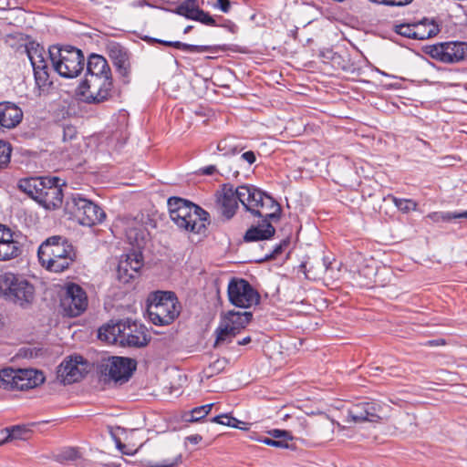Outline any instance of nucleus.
Returning <instances> with one entry per match:
<instances>
[{
  "label": "nucleus",
  "mask_w": 467,
  "mask_h": 467,
  "mask_svg": "<svg viewBox=\"0 0 467 467\" xmlns=\"http://www.w3.org/2000/svg\"><path fill=\"white\" fill-rule=\"evenodd\" d=\"M26 54L34 71V78L38 97L47 94L53 84L50 79L48 61L54 70L65 78H77L84 69L85 57L82 51L71 46H52L47 51L36 42L26 46Z\"/></svg>",
  "instance_id": "f257e3e1"
},
{
  "label": "nucleus",
  "mask_w": 467,
  "mask_h": 467,
  "mask_svg": "<svg viewBox=\"0 0 467 467\" xmlns=\"http://www.w3.org/2000/svg\"><path fill=\"white\" fill-rule=\"evenodd\" d=\"M88 102L101 103L108 100L112 93L110 67L106 58L91 54L87 62V75L82 82Z\"/></svg>",
  "instance_id": "f03ea898"
},
{
  "label": "nucleus",
  "mask_w": 467,
  "mask_h": 467,
  "mask_svg": "<svg viewBox=\"0 0 467 467\" xmlns=\"http://www.w3.org/2000/svg\"><path fill=\"white\" fill-rule=\"evenodd\" d=\"M171 220L189 233L204 234L210 224V215L199 205L181 197H170L167 202Z\"/></svg>",
  "instance_id": "7ed1b4c3"
},
{
  "label": "nucleus",
  "mask_w": 467,
  "mask_h": 467,
  "mask_svg": "<svg viewBox=\"0 0 467 467\" xmlns=\"http://www.w3.org/2000/svg\"><path fill=\"white\" fill-rule=\"evenodd\" d=\"M37 256L41 265L53 273L67 270L77 257L74 246L61 235L46 239L38 248Z\"/></svg>",
  "instance_id": "20e7f679"
},
{
  "label": "nucleus",
  "mask_w": 467,
  "mask_h": 467,
  "mask_svg": "<svg viewBox=\"0 0 467 467\" xmlns=\"http://www.w3.org/2000/svg\"><path fill=\"white\" fill-rule=\"evenodd\" d=\"M147 312L154 325L171 324L180 313L174 293L158 291L152 294L148 299Z\"/></svg>",
  "instance_id": "39448f33"
},
{
  "label": "nucleus",
  "mask_w": 467,
  "mask_h": 467,
  "mask_svg": "<svg viewBox=\"0 0 467 467\" xmlns=\"http://www.w3.org/2000/svg\"><path fill=\"white\" fill-rule=\"evenodd\" d=\"M66 210L85 226L100 223L106 213L98 204L83 198L79 193L72 194L66 202Z\"/></svg>",
  "instance_id": "423d86ee"
},
{
  "label": "nucleus",
  "mask_w": 467,
  "mask_h": 467,
  "mask_svg": "<svg viewBox=\"0 0 467 467\" xmlns=\"http://www.w3.org/2000/svg\"><path fill=\"white\" fill-rule=\"evenodd\" d=\"M136 367L132 358L112 356L101 360L99 371L103 381L123 384L130 379Z\"/></svg>",
  "instance_id": "0eeeda50"
},
{
  "label": "nucleus",
  "mask_w": 467,
  "mask_h": 467,
  "mask_svg": "<svg viewBox=\"0 0 467 467\" xmlns=\"http://www.w3.org/2000/svg\"><path fill=\"white\" fill-rule=\"evenodd\" d=\"M252 312L229 311L221 319L215 330L216 339L214 347L229 343L252 320Z\"/></svg>",
  "instance_id": "6e6552de"
},
{
  "label": "nucleus",
  "mask_w": 467,
  "mask_h": 467,
  "mask_svg": "<svg viewBox=\"0 0 467 467\" xmlns=\"http://www.w3.org/2000/svg\"><path fill=\"white\" fill-rule=\"evenodd\" d=\"M0 290L9 300L21 306L30 303L35 293L34 286L28 281L9 272L0 275Z\"/></svg>",
  "instance_id": "1a4fd4ad"
},
{
  "label": "nucleus",
  "mask_w": 467,
  "mask_h": 467,
  "mask_svg": "<svg viewBox=\"0 0 467 467\" xmlns=\"http://www.w3.org/2000/svg\"><path fill=\"white\" fill-rule=\"evenodd\" d=\"M229 302L240 308H249L260 302L259 293L245 279L233 277L228 284Z\"/></svg>",
  "instance_id": "9d476101"
},
{
  "label": "nucleus",
  "mask_w": 467,
  "mask_h": 467,
  "mask_svg": "<svg viewBox=\"0 0 467 467\" xmlns=\"http://www.w3.org/2000/svg\"><path fill=\"white\" fill-rule=\"evenodd\" d=\"M88 300L85 290L75 283L66 284L60 296V306L65 315L78 317L88 307Z\"/></svg>",
  "instance_id": "9b49d317"
},
{
  "label": "nucleus",
  "mask_w": 467,
  "mask_h": 467,
  "mask_svg": "<svg viewBox=\"0 0 467 467\" xmlns=\"http://www.w3.org/2000/svg\"><path fill=\"white\" fill-rule=\"evenodd\" d=\"M384 412V406L377 400L357 403L348 409L347 422H377L385 417Z\"/></svg>",
  "instance_id": "f8f14e48"
},
{
  "label": "nucleus",
  "mask_w": 467,
  "mask_h": 467,
  "mask_svg": "<svg viewBox=\"0 0 467 467\" xmlns=\"http://www.w3.org/2000/svg\"><path fill=\"white\" fill-rule=\"evenodd\" d=\"M430 55L443 63H458L467 58V43L444 42L431 47Z\"/></svg>",
  "instance_id": "ddd939ff"
},
{
  "label": "nucleus",
  "mask_w": 467,
  "mask_h": 467,
  "mask_svg": "<svg viewBox=\"0 0 467 467\" xmlns=\"http://www.w3.org/2000/svg\"><path fill=\"white\" fill-rule=\"evenodd\" d=\"M58 177H47L43 191L36 195V202L47 210H54L61 206L63 202V191Z\"/></svg>",
  "instance_id": "4468645a"
},
{
  "label": "nucleus",
  "mask_w": 467,
  "mask_h": 467,
  "mask_svg": "<svg viewBox=\"0 0 467 467\" xmlns=\"http://www.w3.org/2000/svg\"><path fill=\"white\" fill-rule=\"evenodd\" d=\"M88 362L82 357L76 356L61 363L57 369V378L64 384H72L88 373Z\"/></svg>",
  "instance_id": "2eb2a0df"
},
{
  "label": "nucleus",
  "mask_w": 467,
  "mask_h": 467,
  "mask_svg": "<svg viewBox=\"0 0 467 467\" xmlns=\"http://www.w3.org/2000/svg\"><path fill=\"white\" fill-rule=\"evenodd\" d=\"M142 266V255L133 252L121 257L118 265V278L123 283L134 279Z\"/></svg>",
  "instance_id": "dca6fc26"
},
{
  "label": "nucleus",
  "mask_w": 467,
  "mask_h": 467,
  "mask_svg": "<svg viewBox=\"0 0 467 467\" xmlns=\"http://www.w3.org/2000/svg\"><path fill=\"white\" fill-rule=\"evenodd\" d=\"M122 329L124 332L120 339L121 345L141 348L148 344L147 329L144 326L126 320V326Z\"/></svg>",
  "instance_id": "f3484780"
},
{
  "label": "nucleus",
  "mask_w": 467,
  "mask_h": 467,
  "mask_svg": "<svg viewBox=\"0 0 467 467\" xmlns=\"http://www.w3.org/2000/svg\"><path fill=\"white\" fill-rule=\"evenodd\" d=\"M238 201L246 211L254 213L265 193L253 185H241L235 189Z\"/></svg>",
  "instance_id": "a211bd4d"
},
{
  "label": "nucleus",
  "mask_w": 467,
  "mask_h": 467,
  "mask_svg": "<svg viewBox=\"0 0 467 467\" xmlns=\"http://www.w3.org/2000/svg\"><path fill=\"white\" fill-rule=\"evenodd\" d=\"M177 13L206 26H216L215 20L200 8L197 0H185L177 7Z\"/></svg>",
  "instance_id": "6ab92c4d"
},
{
  "label": "nucleus",
  "mask_w": 467,
  "mask_h": 467,
  "mask_svg": "<svg viewBox=\"0 0 467 467\" xmlns=\"http://www.w3.org/2000/svg\"><path fill=\"white\" fill-rule=\"evenodd\" d=\"M44 380L43 373L38 370L33 368L16 369L15 390L34 389L43 383Z\"/></svg>",
  "instance_id": "aec40b11"
},
{
  "label": "nucleus",
  "mask_w": 467,
  "mask_h": 467,
  "mask_svg": "<svg viewBox=\"0 0 467 467\" xmlns=\"http://www.w3.org/2000/svg\"><path fill=\"white\" fill-rule=\"evenodd\" d=\"M23 119V111L16 104L4 101L0 103V126L5 129L16 127Z\"/></svg>",
  "instance_id": "412c9836"
},
{
  "label": "nucleus",
  "mask_w": 467,
  "mask_h": 467,
  "mask_svg": "<svg viewBox=\"0 0 467 467\" xmlns=\"http://www.w3.org/2000/svg\"><path fill=\"white\" fill-rule=\"evenodd\" d=\"M253 214L262 217L266 222H269V220L277 221L280 218L281 206L271 196L265 194L260 202L257 211H254Z\"/></svg>",
  "instance_id": "4be33fe9"
},
{
  "label": "nucleus",
  "mask_w": 467,
  "mask_h": 467,
  "mask_svg": "<svg viewBox=\"0 0 467 467\" xmlns=\"http://www.w3.org/2000/svg\"><path fill=\"white\" fill-rule=\"evenodd\" d=\"M238 198L232 188L223 189V193L217 199V206L220 213L226 219L232 218L238 207Z\"/></svg>",
  "instance_id": "5701e85b"
},
{
  "label": "nucleus",
  "mask_w": 467,
  "mask_h": 467,
  "mask_svg": "<svg viewBox=\"0 0 467 467\" xmlns=\"http://www.w3.org/2000/svg\"><path fill=\"white\" fill-rule=\"evenodd\" d=\"M109 54L119 73L122 77H128L130 64L127 50L118 44H113L109 47Z\"/></svg>",
  "instance_id": "b1692460"
},
{
  "label": "nucleus",
  "mask_w": 467,
  "mask_h": 467,
  "mask_svg": "<svg viewBox=\"0 0 467 467\" xmlns=\"http://www.w3.org/2000/svg\"><path fill=\"white\" fill-rule=\"evenodd\" d=\"M125 326L126 320L108 323L99 329V338L109 344L120 343Z\"/></svg>",
  "instance_id": "393cba45"
},
{
  "label": "nucleus",
  "mask_w": 467,
  "mask_h": 467,
  "mask_svg": "<svg viewBox=\"0 0 467 467\" xmlns=\"http://www.w3.org/2000/svg\"><path fill=\"white\" fill-rule=\"evenodd\" d=\"M275 233V229L270 222L263 220L258 225L249 228L244 234V239L245 242L266 240L271 238Z\"/></svg>",
  "instance_id": "a878e982"
},
{
  "label": "nucleus",
  "mask_w": 467,
  "mask_h": 467,
  "mask_svg": "<svg viewBox=\"0 0 467 467\" xmlns=\"http://www.w3.org/2000/svg\"><path fill=\"white\" fill-rule=\"evenodd\" d=\"M414 34L415 39L425 40L431 38L438 35L440 32L439 25L433 20L429 18H422L418 22H414Z\"/></svg>",
  "instance_id": "bb28decb"
},
{
  "label": "nucleus",
  "mask_w": 467,
  "mask_h": 467,
  "mask_svg": "<svg viewBox=\"0 0 467 467\" xmlns=\"http://www.w3.org/2000/svg\"><path fill=\"white\" fill-rule=\"evenodd\" d=\"M46 179L47 177L23 178L18 181L17 187L21 192L36 201V195L40 196L43 186L46 183Z\"/></svg>",
  "instance_id": "cd10ccee"
},
{
  "label": "nucleus",
  "mask_w": 467,
  "mask_h": 467,
  "mask_svg": "<svg viewBox=\"0 0 467 467\" xmlns=\"http://www.w3.org/2000/svg\"><path fill=\"white\" fill-rule=\"evenodd\" d=\"M282 419L284 420L292 419V421L289 424L290 429L287 430V431H290L291 435H294V439L303 438L309 435L308 424L305 416L293 418L289 414H284Z\"/></svg>",
  "instance_id": "c85d7f7f"
},
{
  "label": "nucleus",
  "mask_w": 467,
  "mask_h": 467,
  "mask_svg": "<svg viewBox=\"0 0 467 467\" xmlns=\"http://www.w3.org/2000/svg\"><path fill=\"white\" fill-rule=\"evenodd\" d=\"M21 253V245L14 238L7 239L5 242H0V261L14 259L19 256Z\"/></svg>",
  "instance_id": "c756f323"
},
{
  "label": "nucleus",
  "mask_w": 467,
  "mask_h": 467,
  "mask_svg": "<svg viewBox=\"0 0 467 467\" xmlns=\"http://www.w3.org/2000/svg\"><path fill=\"white\" fill-rule=\"evenodd\" d=\"M154 41L161 43L162 45L168 46V47H173L178 49H182L183 51H187L190 53H202L210 50V47L208 46H195V45H189L185 43H182L180 41H163V40H157L154 39Z\"/></svg>",
  "instance_id": "7c9ffc66"
},
{
  "label": "nucleus",
  "mask_w": 467,
  "mask_h": 467,
  "mask_svg": "<svg viewBox=\"0 0 467 467\" xmlns=\"http://www.w3.org/2000/svg\"><path fill=\"white\" fill-rule=\"evenodd\" d=\"M16 369L10 368L0 370V388L6 390H15Z\"/></svg>",
  "instance_id": "2f4dec72"
},
{
  "label": "nucleus",
  "mask_w": 467,
  "mask_h": 467,
  "mask_svg": "<svg viewBox=\"0 0 467 467\" xmlns=\"http://www.w3.org/2000/svg\"><path fill=\"white\" fill-rule=\"evenodd\" d=\"M5 431L8 432L5 440V442L12 440H27L31 435L30 430L26 426L16 425L10 429H5Z\"/></svg>",
  "instance_id": "473e14b6"
},
{
  "label": "nucleus",
  "mask_w": 467,
  "mask_h": 467,
  "mask_svg": "<svg viewBox=\"0 0 467 467\" xmlns=\"http://www.w3.org/2000/svg\"><path fill=\"white\" fill-rule=\"evenodd\" d=\"M237 159H229L221 165L220 174L226 178H236L239 175Z\"/></svg>",
  "instance_id": "72a5a7b5"
},
{
  "label": "nucleus",
  "mask_w": 467,
  "mask_h": 467,
  "mask_svg": "<svg viewBox=\"0 0 467 467\" xmlns=\"http://www.w3.org/2000/svg\"><path fill=\"white\" fill-rule=\"evenodd\" d=\"M395 206L402 213H409L410 211H415L417 209V202L410 199H400L393 195H388Z\"/></svg>",
  "instance_id": "f704fd0d"
},
{
  "label": "nucleus",
  "mask_w": 467,
  "mask_h": 467,
  "mask_svg": "<svg viewBox=\"0 0 467 467\" xmlns=\"http://www.w3.org/2000/svg\"><path fill=\"white\" fill-rule=\"evenodd\" d=\"M428 217L435 223L450 222L455 219H462V213L456 212H434L428 214Z\"/></svg>",
  "instance_id": "c9c22d12"
},
{
  "label": "nucleus",
  "mask_w": 467,
  "mask_h": 467,
  "mask_svg": "<svg viewBox=\"0 0 467 467\" xmlns=\"http://www.w3.org/2000/svg\"><path fill=\"white\" fill-rule=\"evenodd\" d=\"M80 458L79 451L74 447H67L56 455V460L59 462L75 461Z\"/></svg>",
  "instance_id": "e433bc0d"
},
{
  "label": "nucleus",
  "mask_w": 467,
  "mask_h": 467,
  "mask_svg": "<svg viewBox=\"0 0 467 467\" xmlns=\"http://www.w3.org/2000/svg\"><path fill=\"white\" fill-rule=\"evenodd\" d=\"M12 153L10 143L0 140V170L5 169L9 162Z\"/></svg>",
  "instance_id": "4c0bfd02"
},
{
  "label": "nucleus",
  "mask_w": 467,
  "mask_h": 467,
  "mask_svg": "<svg viewBox=\"0 0 467 467\" xmlns=\"http://www.w3.org/2000/svg\"><path fill=\"white\" fill-rule=\"evenodd\" d=\"M213 406V404L211 403L192 409L191 410V418L187 419L186 420L190 422L199 421L200 420H202V418L209 414Z\"/></svg>",
  "instance_id": "58836bf2"
},
{
  "label": "nucleus",
  "mask_w": 467,
  "mask_h": 467,
  "mask_svg": "<svg viewBox=\"0 0 467 467\" xmlns=\"http://www.w3.org/2000/svg\"><path fill=\"white\" fill-rule=\"evenodd\" d=\"M414 23H409V24H400L396 26V33L399 35L415 39V34H414Z\"/></svg>",
  "instance_id": "ea45409f"
},
{
  "label": "nucleus",
  "mask_w": 467,
  "mask_h": 467,
  "mask_svg": "<svg viewBox=\"0 0 467 467\" xmlns=\"http://www.w3.org/2000/svg\"><path fill=\"white\" fill-rule=\"evenodd\" d=\"M225 364V359H217L213 364H211L207 368H205L204 373L208 378L213 377L215 374L222 372L224 368Z\"/></svg>",
  "instance_id": "a19ab883"
},
{
  "label": "nucleus",
  "mask_w": 467,
  "mask_h": 467,
  "mask_svg": "<svg viewBox=\"0 0 467 467\" xmlns=\"http://www.w3.org/2000/svg\"><path fill=\"white\" fill-rule=\"evenodd\" d=\"M269 434L274 437L275 440L277 441H285V443H288L289 441L294 440V435H291L290 431L287 430H278L275 429L269 431Z\"/></svg>",
  "instance_id": "79ce46f5"
},
{
  "label": "nucleus",
  "mask_w": 467,
  "mask_h": 467,
  "mask_svg": "<svg viewBox=\"0 0 467 467\" xmlns=\"http://www.w3.org/2000/svg\"><path fill=\"white\" fill-rule=\"evenodd\" d=\"M181 454L176 453L171 458L163 459L151 464V467H173L181 461Z\"/></svg>",
  "instance_id": "37998d69"
},
{
  "label": "nucleus",
  "mask_w": 467,
  "mask_h": 467,
  "mask_svg": "<svg viewBox=\"0 0 467 467\" xmlns=\"http://www.w3.org/2000/svg\"><path fill=\"white\" fill-rule=\"evenodd\" d=\"M77 136V130L72 125H67L63 127V140H71Z\"/></svg>",
  "instance_id": "c03bdc74"
},
{
  "label": "nucleus",
  "mask_w": 467,
  "mask_h": 467,
  "mask_svg": "<svg viewBox=\"0 0 467 467\" xmlns=\"http://www.w3.org/2000/svg\"><path fill=\"white\" fill-rule=\"evenodd\" d=\"M14 238V233L5 224L0 223V242H5L7 239Z\"/></svg>",
  "instance_id": "a18cd8bd"
},
{
  "label": "nucleus",
  "mask_w": 467,
  "mask_h": 467,
  "mask_svg": "<svg viewBox=\"0 0 467 467\" xmlns=\"http://www.w3.org/2000/svg\"><path fill=\"white\" fill-rule=\"evenodd\" d=\"M241 424H244V422L230 416L227 414V418H223V425L230 426L237 429H244Z\"/></svg>",
  "instance_id": "49530a36"
},
{
  "label": "nucleus",
  "mask_w": 467,
  "mask_h": 467,
  "mask_svg": "<svg viewBox=\"0 0 467 467\" xmlns=\"http://www.w3.org/2000/svg\"><path fill=\"white\" fill-rule=\"evenodd\" d=\"M260 441L263 443L269 445V446L280 447V448H287L288 447V443H285V441H277V440L271 439V438H265Z\"/></svg>",
  "instance_id": "de8ad7c7"
},
{
  "label": "nucleus",
  "mask_w": 467,
  "mask_h": 467,
  "mask_svg": "<svg viewBox=\"0 0 467 467\" xmlns=\"http://www.w3.org/2000/svg\"><path fill=\"white\" fill-rule=\"evenodd\" d=\"M330 265H331V263L327 262V258H324L322 260V262H317V273L318 274H322V273L327 274L330 269Z\"/></svg>",
  "instance_id": "09e8293b"
},
{
  "label": "nucleus",
  "mask_w": 467,
  "mask_h": 467,
  "mask_svg": "<svg viewBox=\"0 0 467 467\" xmlns=\"http://www.w3.org/2000/svg\"><path fill=\"white\" fill-rule=\"evenodd\" d=\"M215 7H218L222 12L228 13L231 9V2L229 0H216Z\"/></svg>",
  "instance_id": "8fccbe9b"
},
{
  "label": "nucleus",
  "mask_w": 467,
  "mask_h": 467,
  "mask_svg": "<svg viewBox=\"0 0 467 467\" xmlns=\"http://www.w3.org/2000/svg\"><path fill=\"white\" fill-rule=\"evenodd\" d=\"M240 160L244 161L251 165L255 161L256 157L254 151L248 150L240 156Z\"/></svg>",
  "instance_id": "3c124183"
},
{
  "label": "nucleus",
  "mask_w": 467,
  "mask_h": 467,
  "mask_svg": "<svg viewBox=\"0 0 467 467\" xmlns=\"http://www.w3.org/2000/svg\"><path fill=\"white\" fill-rule=\"evenodd\" d=\"M200 173L202 175H213L214 173H220V171L216 168L215 165H209L200 169Z\"/></svg>",
  "instance_id": "603ef678"
},
{
  "label": "nucleus",
  "mask_w": 467,
  "mask_h": 467,
  "mask_svg": "<svg viewBox=\"0 0 467 467\" xmlns=\"http://www.w3.org/2000/svg\"><path fill=\"white\" fill-rule=\"evenodd\" d=\"M412 0H384L383 5L390 6H403L410 4Z\"/></svg>",
  "instance_id": "864d4df0"
},
{
  "label": "nucleus",
  "mask_w": 467,
  "mask_h": 467,
  "mask_svg": "<svg viewBox=\"0 0 467 467\" xmlns=\"http://www.w3.org/2000/svg\"><path fill=\"white\" fill-rule=\"evenodd\" d=\"M288 245V242L283 241L279 244H277L273 253L271 254V258H276L278 254H280L283 252L284 247H286Z\"/></svg>",
  "instance_id": "5fc2aeb1"
},
{
  "label": "nucleus",
  "mask_w": 467,
  "mask_h": 467,
  "mask_svg": "<svg viewBox=\"0 0 467 467\" xmlns=\"http://www.w3.org/2000/svg\"><path fill=\"white\" fill-rule=\"evenodd\" d=\"M202 436L199 434H194L186 437V441H189L192 444H198L202 441Z\"/></svg>",
  "instance_id": "6e6d98bb"
},
{
  "label": "nucleus",
  "mask_w": 467,
  "mask_h": 467,
  "mask_svg": "<svg viewBox=\"0 0 467 467\" xmlns=\"http://www.w3.org/2000/svg\"><path fill=\"white\" fill-rule=\"evenodd\" d=\"M443 345H445L444 339L429 340L425 343V346H429V347H437V346H443Z\"/></svg>",
  "instance_id": "4d7b16f0"
},
{
  "label": "nucleus",
  "mask_w": 467,
  "mask_h": 467,
  "mask_svg": "<svg viewBox=\"0 0 467 467\" xmlns=\"http://www.w3.org/2000/svg\"><path fill=\"white\" fill-rule=\"evenodd\" d=\"M223 418H227V414H222V415L215 416L211 420H212V422L223 425Z\"/></svg>",
  "instance_id": "13d9d810"
},
{
  "label": "nucleus",
  "mask_w": 467,
  "mask_h": 467,
  "mask_svg": "<svg viewBox=\"0 0 467 467\" xmlns=\"http://www.w3.org/2000/svg\"><path fill=\"white\" fill-rule=\"evenodd\" d=\"M250 342H251V337H246L243 338L242 340L238 341V345L244 346V345H246V344H248Z\"/></svg>",
  "instance_id": "bf43d9fd"
},
{
  "label": "nucleus",
  "mask_w": 467,
  "mask_h": 467,
  "mask_svg": "<svg viewBox=\"0 0 467 467\" xmlns=\"http://www.w3.org/2000/svg\"><path fill=\"white\" fill-rule=\"evenodd\" d=\"M406 419L410 421V423L412 425V424H415V420H416V417L414 415H410V414H406Z\"/></svg>",
  "instance_id": "052dcab7"
},
{
  "label": "nucleus",
  "mask_w": 467,
  "mask_h": 467,
  "mask_svg": "<svg viewBox=\"0 0 467 467\" xmlns=\"http://www.w3.org/2000/svg\"><path fill=\"white\" fill-rule=\"evenodd\" d=\"M125 445H122L121 443L119 444V448L121 450V451L124 453V454H131L130 452L129 451H125L122 450V448H124Z\"/></svg>",
  "instance_id": "680f3d73"
},
{
  "label": "nucleus",
  "mask_w": 467,
  "mask_h": 467,
  "mask_svg": "<svg viewBox=\"0 0 467 467\" xmlns=\"http://www.w3.org/2000/svg\"><path fill=\"white\" fill-rule=\"evenodd\" d=\"M132 234H133V231H132V230H130V231L127 233L128 238H129V239H132Z\"/></svg>",
  "instance_id": "e2e57ef3"
},
{
  "label": "nucleus",
  "mask_w": 467,
  "mask_h": 467,
  "mask_svg": "<svg viewBox=\"0 0 467 467\" xmlns=\"http://www.w3.org/2000/svg\"><path fill=\"white\" fill-rule=\"evenodd\" d=\"M134 240L136 241L137 245H140L139 241H138V234H135Z\"/></svg>",
  "instance_id": "0e129e2a"
},
{
  "label": "nucleus",
  "mask_w": 467,
  "mask_h": 467,
  "mask_svg": "<svg viewBox=\"0 0 467 467\" xmlns=\"http://www.w3.org/2000/svg\"><path fill=\"white\" fill-rule=\"evenodd\" d=\"M462 218L467 219V212H462Z\"/></svg>",
  "instance_id": "69168bd1"
},
{
  "label": "nucleus",
  "mask_w": 467,
  "mask_h": 467,
  "mask_svg": "<svg viewBox=\"0 0 467 467\" xmlns=\"http://www.w3.org/2000/svg\"><path fill=\"white\" fill-rule=\"evenodd\" d=\"M306 265H307V263H304V264L301 265V267L306 269Z\"/></svg>",
  "instance_id": "338daca9"
},
{
  "label": "nucleus",
  "mask_w": 467,
  "mask_h": 467,
  "mask_svg": "<svg viewBox=\"0 0 467 467\" xmlns=\"http://www.w3.org/2000/svg\"><path fill=\"white\" fill-rule=\"evenodd\" d=\"M191 28H192L191 26L186 27V28H185V30H184V32H185V33L189 32V30H190Z\"/></svg>",
  "instance_id": "774afa93"
}]
</instances>
